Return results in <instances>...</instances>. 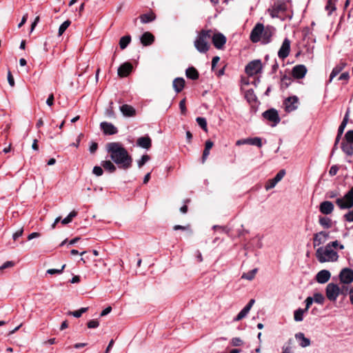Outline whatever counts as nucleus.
I'll use <instances>...</instances> for the list:
<instances>
[{
    "instance_id": "1",
    "label": "nucleus",
    "mask_w": 353,
    "mask_h": 353,
    "mask_svg": "<svg viewBox=\"0 0 353 353\" xmlns=\"http://www.w3.org/2000/svg\"><path fill=\"white\" fill-rule=\"evenodd\" d=\"M106 151L111 160L119 168L126 170L132 167V157L121 143H108L106 144Z\"/></svg>"
},
{
    "instance_id": "2",
    "label": "nucleus",
    "mask_w": 353,
    "mask_h": 353,
    "mask_svg": "<svg viewBox=\"0 0 353 353\" xmlns=\"http://www.w3.org/2000/svg\"><path fill=\"white\" fill-rule=\"evenodd\" d=\"M213 33L212 30H201L194 42V45L195 48L200 53H206L210 49L209 39L211 38V34Z\"/></svg>"
},
{
    "instance_id": "3",
    "label": "nucleus",
    "mask_w": 353,
    "mask_h": 353,
    "mask_svg": "<svg viewBox=\"0 0 353 353\" xmlns=\"http://www.w3.org/2000/svg\"><path fill=\"white\" fill-rule=\"evenodd\" d=\"M316 257L320 263L327 261L335 262L339 259V254L336 251L330 248V245H325V247H319L316 250Z\"/></svg>"
},
{
    "instance_id": "4",
    "label": "nucleus",
    "mask_w": 353,
    "mask_h": 353,
    "mask_svg": "<svg viewBox=\"0 0 353 353\" xmlns=\"http://www.w3.org/2000/svg\"><path fill=\"white\" fill-rule=\"evenodd\" d=\"M345 288L346 290H348L347 287L344 285L340 288L338 285L335 283H330L327 284L325 288V294L327 299L330 301H335L340 294H344L343 289Z\"/></svg>"
},
{
    "instance_id": "5",
    "label": "nucleus",
    "mask_w": 353,
    "mask_h": 353,
    "mask_svg": "<svg viewBox=\"0 0 353 353\" xmlns=\"http://www.w3.org/2000/svg\"><path fill=\"white\" fill-rule=\"evenodd\" d=\"M336 205L340 209H349L353 206V187L345 193L343 198H338Z\"/></svg>"
},
{
    "instance_id": "6",
    "label": "nucleus",
    "mask_w": 353,
    "mask_h": 353,
    "mask_svg": "<svg viewBox=\"0 0 353 353\" xmlns=\"http://www.w3.org/2000/svg\"><path fill=\"white\" fill-rule=\"evenodd\" d=\"M263 65L260 59H255L249 62L245 68V72L248 76H254L262 71Z\"/></svg>"
},
{
    "instance_id": "7",
    "label": "nucleus",
    "mask_w": 353,
    "mask_h": 353,
    "mask_svg": "<svg viewBox=\"0 0 353 353\" xmlns=\"http://www.w3.org/2000/svg\"><path fill=\"white\" fill-rule=\"evenodd\" d=\"M262 116L265 119L272 123L271 126L272 127L276 126L281 121L279 112L274 108H270L263 112Z\"/></svg>"
},
{
    "instance_id": "8",
    "label": "nucleus",
    "mask_w": 353,
    "mask_h": 353,
    "mask_svg": "<svg viewBox=\"0 0 353 353\" xmlns=\"http://www.w3.org/2000/svg\"><path fill=\"white\" fill-rule=\"evenodd\" d=\"M210 39L214 46L219 50L223 49L227 41L225 36L221 32L212 33Z\"/></svg>"
},
{
    "instance_id": "9",
    "label": "nucleus",
    "mask_w": 353,
    "mask_h": 353,
    "mask_svg": "<svg viewBox=\"0 0 353 353\" xmlns=\"http://www.w3.org/2000/svg\"><path fill=\"white\" fill-rule=\"evenodd\" d=\"M299 98L296 96L289 97L283 101L285 111L291 112L298 108Z\"/></svg>"
},
{
    "instance_id": "10",
    "label": "nucleus",
    "mask_w": 353,
    "mask_h": 353,
    "mask_svg": "<svg viewBox=\"0 0 353 353\" xmlns=\"http://www.w3.org/2000/svg\"><path fill=\"white\" fill-rule=\"evenodd\" d=\"M264 26L263 23H258L255 25L250 32V39L253 43H257L261 41V34L263 32Z\"/></svg>"
},
{
    "instance_id": "11",
    "label": "nucleus",
    "mask_w": 353,
    "mask_h": 353,
    "mask_svg": "<svg viewBox=\"0 0 353 353\" xmlns=\"http://www.w3.org/2000/svg\"><path fill=\"white\" fill-rule=\"evenodd\" d=\"M339 276L342 283L350 284L353 281V270L345 268L341 270Z\"/></svg>"
},
{
    "instance_id": "12",
    "label": "nucleus",
    "mask_w": 353,
    "mask_h": 353,
    "mask_svg": "<svg viewBox=\"0 0 353 353\" xmlns=\"http://www.w3.org/2000/svg\"><path fill=\"white\" fill-rule=\"evenodd\" d=\"M133 70V65L130 62H125L122 63L117 70V74L120 78L128 77Z\"/></svg>"
},
{
    "instance_id": "13",
    "label": "nucleus",
    "mask_w": 353,
    "mask_h": 353,
    "mask_svg": "<svg viewBox=\"0 0 353 353\" xmlns=\"http://www.w3.org/2000/svg\"><path fill=\"white\" fill-rule=\"evenodd\" d=\"M290 52V40L288 38H285L278 52V56L281 59L287 58Z\"/></svg>"
},
{
    "instance_id": "14",
    "label": "nucleus",
    "mask_w": 353,
    "mask_h": 353,
    "mask_svg": "<svg viewBox=\"0 0 353 353\" xmlns=\"http://www.w3.org/2000/svg\"><path fill=\"white\" fill-rule=\"evenodd\" d=\"M100 128L105 135H113L118 132V129L112 123L106 121L100 123Z\"/></svg>"
},
{
    "instance_id": "15",
    "label": "nucleus",
    "mask_w": 353,
    "mask_h": 353,
    "mask_svg": "<svg viewBox=\"0 0 353 353\" xmlns=\"http://www.w3.org/2000/svg\"><path fill=\"white\" fill-rule=\"evenodd\" d=\"M307 71V68L304 65H296L292 68V75L295 79H301L305 76Z\"/></svg>"
},
{
    "instance_id": "16",
    "label": "nucleus",
    "mask_w": 353,
    "mask_h": 353,
    "mask_svg": "<svg viewBox=\"0 0 353 353\" xmlns=\"http://www.w3.org/2000/svg\"><path fill=\"white\" fill-rule=\"evenodd\" d=\"M331 276L330 272L327 270H322L319 271L316 275V281L319 283H327Z\"/></svg>"
},
{
    "instance_id": "17",
    "label": "nucleus",
    "mask_w": 353,
    "mask_h": 353,
    "mask_svg": "<svg viewBox=\"0 0 353 353\" xmlns=\"http://www.w3.org/2000/svg\"><path fill=\"white\" fill-rule=\"evenodd\" d=\"M273 35L272 28L267 26L263 28V32L261 34V40L263 44H268L271 41L272 37Z\"/></svg>"
},
{
    "instance_id": "18",
    "label": "nucleus",
    "mask_w": 353,
    "mask_h": 353,
    "mask_svg": "<svg viewBox=\"0 0 353 353\" xmlns=\"http://www.w3.org/2000/svg\"><path fill=\"white\" fill-rule=\"evenodd\" d=\"M334 210V204L331 201H325L320 203L319 211L323 214H330Z\"/></svg>"
},
{
    "instance_id": "19",
    "label": "nucleus",
    "mask_w": 353,
    "mask_h": 353,
    "mask_svg": "<svg viewBox=\"0 0 353 353\" xmlns=\"http://www.w3.org/2000/svg\"><path fill=\"white\" fill-rule=\"evenodd\" d=\"M137 145L142 148L148 150L152 146V140L148 135L141 137L137 139Z\"/></svg>"
},
{
    "instance_id": "20",
    "label": "nucleus",
    "mask_w": 353,
    "mask_h": 353,
    "mask_svg": "<svg viewBox=\"0 0 353 353\" xmlns=\"http://www.w3.org/2000/svg\"><path fill=\"white\" fill-rule=\"evenodd\" d=\"M120 111L124 117H131L136 114L135 109L130 105L124 104L120 106Z\"/></svg>"
},
{
    "instance_id": "21",
    "label": "nucleus",
    "mask_w": 353,
    "mask_h": 353,
    "mask_svg": "<svg viewBox=\"0 0 353 353\" xmlns=\"http://www.w3.org/2000/svg\"><path fill=\"white\" fill-rule=\"evenodd\" d=\"M295 339L299 341V345L302 347H306L311 344L310 339L306 338L303 332H298L295 334Z\"/></svg>"
},
{
    "instance_id": "22",
    "label": "nucleus",
    "mask_w": 353,
    "mask_h": 353,
    "mask_svg": "<svg viewBox=\"0 0 353 353\" xmlns=\"http://www.w3.org/2000/svg\"><path fill=\"white\" fill-rule=\"evenodd\" d=\"M141 43L145 46H150L151 44L153 43L154 41V35L150 33V32H144L141 37Z\"/></svg>"
},
{
    "instance_id": "23",
    "label": "nucleus",
    "mask_w": 353,
    "mask_h": 353,
    "mask_svg": "<svg viewBox=\"0 0 353 353\" xmlns=\"http://www.w3.org/2000/svg\"><path fill=\"white\" fill-rule=\"evenodd\" d=\"M214 143L208 139L205 143V148L203 152V155L201 157V162L202 163H204L206 159H208L209 154H210V150L213 147Z\"/></svg>"
},
{
    "instance_id": "24",
    "label": "nucleus",
    "mask_w": 353,
    "mask_h": 353,
    "mask_svg": "<svg viewBox=\"0 0 353 353\" xmlns=\"http://www.w3.org/2000/svg\"><path fill=\"white\" fill-rule=\"evenodd\" d=\"M185 86V80L182 77H177L173 81V88L176 93L181 92Z\"/></svg>"
},
{
    "instance_id": "25",
    "label": "nucleus",
    "mask_w": 353,
    "mask_h": 353,
    "mask_svg": "<svg viewBox=\"0 0 353 353\" xmlns=\"http://www.w3.org/2000/svg\"><path fill=\"white\" fill-rule=\"evenodd\" d=\"M185 75L188 79L197 80L199 78L198 70L193 66L189 67L185 70Z\"/></svg>"
},
{
    "instance_id": "26",
    "label": "nucleus",
    "mask_w": 353,
    "mask_h": 353,
    "mask_svg": "<svg viewBox=\"0 0 353 353\" xmlns=\"http://www.w3.org/2000/svg\"><path fill=\"white\" fill-rule=\"evenodd\" d=\"M113 161L110 160L102 161L101 165L103 168L110 173H114L117 170V167L114 164Z\"/></svg>"
},
{
    "instance_id": "27",
    "label": "nucleus",
    "mask_w": 353,
    "mask_h": 353,
    "mask_svg": "<svg viewBox=\"0 0 353 353\" xmlns=\"http://www.w3.org/2000/svg\"><path fill=\"white\" fill-rule=\"evenodd\" d=\"M353 143H348L345 141L341 142V150L347 156L353 155Z\"/></svg>"
},
{
    "instance_id": "28",
    "label": "nucleus",
    "mask_w": 353,
    "mask_h": 353,
    "mask_svg": "<svg viewBox=\"0 0 353 353\" xmlns=\"http://www.w3.org/2000/svg\"><path fill=\"white\" fill-rule=\"evenodd\" d=\"M140 20L142 23H148L155 20L156 15L154 12L145 13L140 15Z\"/></svg>"
},
{
    "instance_id": "29",
    "label": "nucleus",
    "mask_w": 353,
    "mask_h": 353,
    "mask_svg": "<svg viewBox=\"0 0 353 353\" xmlns=\"http://www.w3.org/2000/svg\"><path fill=\"white\" fill-rule=\"evenodd\" d=\"M302 33L303 35V39L307 40V43L310 41L315 42V39L313 38V34L311 29L309 27H305L303 28Z\"/></svg>"
},
{
    "instance_id": "30",
    "label": "nucleus",
    "mask_w": 353,
    "mask_h": 353,
    "mask_svg": "<svg viewBox=\"0 0 353 353\" xmlns=\"http://www.w3.org/2000/svg\"><path fill=\"white\" fill-rule=\"evenodd\" d=\"M273 6L276 8V10L279 12V14H283L288 10V3L285 1L274 2Z\"/></svg>"
},
{
    "instance_id": "31",
    "label": "nucleus",
    "mask_w": 353,
    "mask_h": 353,
    "mask_svg": "<svg viewBox=\"0 0 353 353\" xmlns=\"http://www.w3.org/2000/svg\"><path fill=\"white\" fill-rule=\"evenodd\" d=\"M337 0H327L325 9L327 11V14L330 16L334 11L336 10V3Z\"/></svg>"
},
{
    "instance_id": "32",
    "label": "nucleus",
    "mask_w": 353,
    "mask_h": 353,
    "mask_svg": "<svg viewBox=\"0 0 353 353\" xmlns=\"http://www.w3.org/2000/svg\"><path fill=\"white\" fill-rule=\"evenodd\" d=\"M319 224L325 229H329L332 227V220L327 216H319Z\"/></svg>"
},
{
    "instance_id": "33",
    "label": "nucleus",
    "mask_w": 353,
    "mask_h": 353,
    "mask_svg": "<svg viewBox=\"0 0 353 353\" xmlns=\"http://www.w3.org/2000/svg\"><path fill=\"white\" fill-rule=\"evenodd\" d=\"M131 41V36L125 35L122 37L119 40V47L121 50H124L130 44Z\"/></svg>"
},
{
    "instance_id": "34",
    "label": "nucleus",
    "mask_w": 353,
    "mask_h": 353,
    "mask_svg": "<svg viewBox=\"0 0 353 353\" xmlns=\"http://www.w3.org/2000/svg\"><path fill=\"white\" fill-rule=\"evenodd\" d=\"M281 81V88L286 89L291 85L292 79L291 77H288L287 75H283Z\"/></svg>"
},
{
    "instance_id": "35",
    "label": "nucleus",
    "mask_w": 353,
    "mask_h": 353,
    "mask_svg": "<svg viewBox=\"0 0 353 353\" xmlns=\"http://www.w3.org/2000/svg\"><path fill=\"white\" fill-rule=\"evenodd\" d=\"M306 312L304 309L299 308L294 312V319L295 321L300 322L303 320V314Z\"/></svg>"
},
{
    "instance_id": "36",
    "label": "nucleus",
    "mask_w": 353,
    "mask_h": 353,
    "mask_svg": "<svg viewBox=\"0 0 353 353\" xmlns=\"http://www.w3.org/2000/svg\"><path fill=\"white\" fill-rule=\"evenodd\" d=\"M349 112H350V110L348 109L347 110L344 117H343V119L341 123L340 124V125L339 127L337 132H339V133H341V134L343 133L344 129L346 127V125H347V123L348 122Z\"/></svg>"
},
{
    "instance_id": "37",
    "label": "nucleus",
    "mask_w": 353,
    "mask_h": 353,
    "mask_svg": "<svg viewBox=\"0 0 353 353\" xmlns=\"http://www.w3.org/2000/svg\"><path fill=\"white\" fill-rule=\"evenodd\" d=\"M245 98L249 103L254 102L257 99L253 89H249L245 92Z\"/></svg>"
},
{
    "instance_id": "38",
    "label": "nucleus",
    "mask_w": 353,
    "mask_h": 353,
    "mask_svg": "<svg viewBox=\"0 0 353 353\" xmlns=\"http://www.w3.org/2000/svg\"><path fill=\"white\" fill-rule=\"evenodd\" d=\"M77 216V212L75 210H72L69 213V214L61 220V223L63 225H66L72 222L73 218L76 217Z\"/></svg>"
},
{
    "instance_id": "39",
    "label": "nucleus",
    "mask_w": 353,
    "mask_h": 353,
    "mask_svg": "<svg viewBox=\"0 0 353 353\" xmlns=\"http://www.w3.org/2000/svg\"><path fill=\"white\" fill-rule=\"evenodd\" d=\"M105 114L108 118H112V119L116 118V114L113 110V102L112 101L110 102L109 106L105 110Z\"/></svg>"
},
{
    "instance_id": "40",
    "label": "nucleus",
    "mask_w": 353,
    "mask_h": 353,
    "mask_svg": "<svg viewBox=\"0 0 353 353\" xmlns=\"http://www.w3.org/2000/svg\"><path fill=\"white\" fill-rule=\"evenodd\" d=\"M250 309L248 307H247L246 306H245L240 312L236 316V317L234 318V321H239L240 320H241L242 319H243L244 317H245V316L248 314V312H250Z\"/></svg>"
},
{
    "instance_id": "41",
    "label": "nucleus",
    "mask_w": 353,
    "mask_h": 353,
    "mask_svg": "<svg viewBox=\"0 0 353 353\" xmlns=\"http://www.w3.org/2000/svg\"><path fill=\"white\" fill-rule=\"evenodd\" d=\"M325 241V240L319 235V234L317 232L314 234L313 236V245L314 247L319 246L320 245L324 243Z\"/></svg>"
},
{
    "instance_id": "42",
    "label": "nucleus",
    "mask_w": 353,
    "mask_h": 353,
    "mask_svg": "<svg viewBox=\"0 0 353 353\" xmlns=\"http://www.w3.org/2000/svg\"><path fill=\"white\" fill-rule=\"evenodd\" d=\"M196 121L198 125L205 131L208 132V124L205 118L204 117H197L196 119Z\"/></svg>"
},
{
    "instance_id": "43",
    "label": "nucleus",
    "mask_w": 353,
    "mask_h": 353,
    "mask_svg": "<svg viewBox=\"0 0 353 353\" xmlns=\"http://www.w3.org/2000/svg\"><path fill=\"white\" fill-rule=\"evenodd\" d=\"M248 145H256L258 148L262 147V140L260 137L248 138Z\"/></svg>"
},
{
    "instance_id": "44",
    "label": "nucleus",
    "mask_w": 353,
    "mask_h": 353,
    "mask_svg": "<svg viewBox=\"0 0 353 353\" xmlns=\"http://www.w3.org/2000/svg\"><path fill=\"white\" fill-rule=\"evenodd\" d=\"M256 272H257L256 268L253 269L251 271H249L246 273H243L241 278L247 279L248 281H252L254 278Z\"/></svg>"
},
{
    "instance_id": "45",
    "label": "nucleus",
    "mask_w": 353,
    "mask_h": 353,
    "mask_svg": "<svg viewBox=\"0 0 353 353\" xmlns=\"http://www.w3.org/2000/svg\"><path fill=\"white\" fill-rule=\"evenodd\" d=\"M313 301L319 304H323L325 301V297L321 293H314L313 296Z\"/></svg>"
},
{
    "instance_id": "46",
    "label": "nucleus",
    "mask_w": 353,
    "mask_h": 353,
    "mask_svg": "<svg viewBox=\"0 0 353 353\" xmlns=\"http://www.w3.org/2000/svg\"><path fill=\"white\" fill-rule=\"evenodd\" d=\"M88 307H81L80 310H75V311H73V312H69V314L70 315H72L76 318H79L81 316V315L85 312L87 310H88Z\"/></svg>"
},
{
    "instance_id": "47",
    "label": "nucleus",
    "mask_w": 353,
    "mask_h": 353,
    "mask_svg": "<svg viewBox=\"0 0 353 353\" xmlns=\"http://www.w3.org/2000/svg\"><path fill=\"white\" fill-rule=\"evenodd\" d=\"M71 22L69 20L65 21L59 28V35L61 36L63 34V32L66 30V29L69 27Z\"/></svg>"
},
{
    "instance_id": "48",
    "label": "nucleus",
    "mask_w": 353,
    "mask_h": 353,
    "mask_svg": "<svg viewBox=\"0 0 353 353\" xmlns=\"http://www.w3.org/2000/svg\"><path fill=\"white\" fill-rule=\"evenodd\" d=\"M150 159V157L148 154H143L141 158L138 160L137 164L138 167L141 168L145 163H147Z\"/></svg>"
},
{
    "instance_id": "49",
    "label": "nucleus",
    "mask_w": 353,
    "mask_h": 353,
    "mask_svg": "<svg viewBox=\"0 0 353 353\" xmlns=\"http://www.w3.org/2000/svg\"><path fill=\"white\" fill-rule=\"evenodd\" d=\"M285 170H281L279 171V172L276 174V176L273 178L274 181L276 183H279L285 176Z\"/></svg>"
},
{
    "instance_id": "50",
    "label": "nucleus",
    "mask_w": 353,
    "mask_h": 353,
    "mask_svg": "<svg viewBox=\"0 0 353 353\" xmlns=\"http://www.w3.org/2000/svg\"><path fill=\"white\" fill-rule=\"evenodd\" d=\"M345 141L353 143V130H348L345 134Z\"/></svg>"
},
{
    "instance_id": "51",
    "label": "nucleus",
    "mask_w": 353,
    "mask_h": 353,
    "mask_svg": "<svg viewBox=\"0 0 353 353\" xmlns=\"http://www.w3.org/2000/svg\"><path fill=\"white\" fill-rule=\"evenodd\" d=\"M276 183L273 179H269L265 183V188L266 190H269L274 188Z\"/></svg>"
},
{
    "instance_id": "52",
    "label": "nucleus",
    "mask_w": 353,
    "mask_h": 353,
    "mask_svg": "<svg viewBox=\"0 0 353 353\" xmlns=\"http://www.w3.org/2000/svg\"><path fill=\"white\" fill-rule=\"evenodd\" d=\"M65 264L63 265L61 269H49L47 270V273L50 274H61L65 268Z\"/></svg>"
},
{
    "instance_id": "53",
    "label": "nucleus",
    "mask_w": 353,
    "mask_h": 353,
    "mask_svg": "<svg viewBox=\"0 0 353 353\" xmlns=\"http://www.w3.org/2000/svg\"><path fill=\"white\" fill-rule=\"evenodd\" d=\"M102 168H103L102 166L101 167L98 166V165L94 166L92 170V173L97 176H101L103 173V170Z\"/></svg>"
},
{
    "instance_id": "54",
    "label": "nucleus",
    "mask_w": 353,
    "mask_h": 353,
    "mask_svg": "<svg viewBox=\"0 0 353 353\" xmlns=\"http://www.w3.org/2000/svg\"><path fill=\"white\" fill-rule=\"evenodd\" d=\"M326 245H330V248L332 249L333 248H336L337 247H339L340 250H343L344 248V245L342 244H339V241L336 240L334 241L330 242Z\"/></svg>"
},
{
    "instance_id": "55",
    "label": "nucleus",
    "mask_w": 353,
    "mask_h": 353,
    "mask_svg": "<svg viewBox=\"0 0 353 353\" xmlns=\"http://www.w3.org/2000/svg\"><path fill=\"white\" fill-rule=\"evenodd\" d=\"M99 325V322L96 319L90 320L87 323V326L88 328H97Z\"/></svg>"
},
{
    "instance_id": "56",
    "label": "nucleus",
    "mask_w": 353,
    "mask_h": 353,
    "mask_svg": "<svg viewBox=\"0 0 353 353\" xmlns=\"http://www.w3.org/2000/svg\"><path fill=\"white\" fill-rule=\"evenodd\" d=\"M179 108L182 114H186L187 109L185 107V99H183L182 100H181L179 103Z\"/></svg>"
},
{
    "instance_id": "57",
    "label": "nucleus",
    "mask_w": 353,
    "mask_h": 353,
    "mask_svg": "<svg viewBox=\"0 0 353 353\" xmlns=\"http://www.w3.org/2000/svg\"><path fill=\"white\" fill-rule=\"evenodd\" d=\"M190 202V199H186L184 200L183 203H184V205L181 207L180 208V212L183 214H185L188 212V205L187 204L189 203Z\"/></svg>"
},
{
    "instance_id": "58",
    "label": "nucleus",
    "mask_w": 353,
    "mask_h": 353,
    "mask_svg": "<svg viewBox=\"0 0 353 353\" xmlns=\"http://www.w3.org/2000/svg\"><path fill=\"white\" fill-rule=\"evenodd\" d=\"M268 11L270 12V16L272 18H277L279 17V12L276 10V8H274V6L273 5H272V8L268 10Z\"/></svg>"
},
{
    "instance_id": "59",
    "label": "nucleus",
    "mask_w": 353,
    "mask_h": 353,
    "mask_svg": "<svg viewBox=\"0 0 353 353\" xmlns=\"http://www.w3.org/2000/svg\"><path fill=\"white\" fill-rule=\"evenodd\" d=\"M313 298L312 296H308L306 298L305 303V307L304 310L307 312L311 305L313 303Z\"/></svg>"
},
{
    "instance_id": "60",
    "label": "nucleus",
    "mask_w": 353,
    "mask_h": 353,
    "mask_svg": "<svg viewBox=\"0 0 353 353\" xmlns=\"http://www.w3.org/2000/svg\"><path fill=\"white\" fill-rule=\"evenodd\" d=\"M98 149V143L92 141L90 145L89 151L91 154H94Z\"/></svg>"
},
{
    "instance_id": "61",
    "label": "nucleus",
    "mask_w": 353,
    "mask_h": 353,
    "mask_svg": "<svg viewBox=\"0 0 353 353\" xmlns=\"http://www.w3.org/2000/svg\"><path fill=\"white\" fill-rule=\"evenodd\" d=\"M339 169V168L338 165H332L329 170V174L332 176H335L337 174Z\"/></svg>"
},
{
    "instance_id": "62",
    "label": "nucleus",
    "mask_w": 353,
    "mask_h": 353,
    "mask_svg": "<svg viewBox=\"0 0 353 353\" xmlns=\"http://www.w3.org/2000/svg\"><path fill=\"white\" fill-rule=\"evenodd\" d=\"M23 232V228H21L19 230H18L17 232H15L12 234V239L14 241H16L18 238L22 236Z\"/></svg>"
},
{
    "instance_id": "63",
    "label": "nucleus",
    "mask_w": 353,
    "mask_h": 353,
    "mask_svg": "<svg viewBox=\"0 0 353 353\" xmlns=\"http://www.w3.org/2000/svg\"><path fill=\"white\" fill-rule=\"evenodd\" d=\"M346 66V63L345 62L341 61L339 64H337L334 69L336 70L338 72H341L344 68Z\"/></svg>"
},
{
    "instance_id": "64",
    "label": "nucleus",
    "mask_w": 353,
    "mask_h": 353,
    "mask_svg": "<svg viewBox=\"0 0 353 353\" xmlns=\"http://www.w3.org/2000/svg\"><path fill=\"white\" fill-rule=\"evenodd\" d=\"M232 344L234 346H240L243 344V341L239 337H235L232 339Z\"/></svg>"
}]
</instances>
